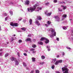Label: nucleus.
Instances as JSON below:
<instances>
[{
	"instance_id": "nucleus-46",
	"label": "nucleus",
	"mask_w": 73,
	"mask_h": 73,
	"mask_svg": "<svg viewBox=\"0 0 73 73\" xmlns=\"http://www.w3.org/2000/svg\"><path fill=\"white\" fill-rule=\"evenodd\" d=\"M63 3L64 4H65V3H67V1H65L64 2H63Z\"/></svg>"
},
{
	"instance_id": "nucleus-15",
	"label": "nucleus",
	"mask_w": 73,
	"mask_h": 73,
	"mask_svg": "<svg viewBox=\"0 0 73 73\" xmlns=\"http://www.w3.org/2000/svg\"><path fill=\"white\" fill-rule=\"evenodd\" d=\"M46 38L45 37H42L41 38V39H40L41 41H44V40H46Z\"/></svg>"
},
{
	"instance_id": "nucleus-2",
	"label": "nucleus",
	"mask_w": 73,
	"mask_h": 73,
	"mask_svg": "<svg viewBox=\"0 0 73 73\" xmlns=\"http://www.w3.org/2000/svg\"><path fill=\"white\" fill-rule=\"evenodd\" d=\"M38 5L37 4H36L33 7H31L29 9L28 8V10L29 12H33V11H35V9H36V7H37Z\"/></svg>"
},
{
	"instance_id": "nucleus-55",
	"label": "nucleus",
	"mask_w": 73,
	"mask_h": 73,
	"mask_svg": "<svg viewBox=\"0 0 73 73\" xmlns=\"http://www.w3.org/2000/svg\"><path fill=\"white\" fill-rule=\"evenodd\" d=\"M13 40H14V39L13 38H12L11 40V42H12Z\"/></svg>"
},
{
	"instance_id": "nucleus-54",
	"label": "nucleus",
	"mask_w": 73,
	"mask_h": 73,
	"mask_svg": "<svg viewBox=\"0 0 73 73\" xmlns=\"http://www.w3.org/2000/svg\"><path fill=\"white\" fill-rule=\"evenodd\" d=\"M62 56H64L65 55V53H64V52H62Z\"/></svg>"
},
{
	"instance_id": "nucleus-16",
	"label": "nucleus",
	"mask_w": 73,
	"mask_h": 73,
	"mask_svg": "<svg viewBox=\"0 0 73 73\" xmlns=\"http://www.w3.org/2000/svg\"><path fill=\"white\" fill-rule=\"evenodd\" d=\"M38 44L39 45H44V43L42 42H38Z\"/></svg>"
},
{
	"instance_id": "nucleus-61",
	"label": "nucleus",
	"mask_w": 73,
	"mask_h": 73,
	"mask_svg": "<svg viewBox=\"0 0 73 73\" xmlns=\"http://www.w3.org/2000/svg\"><path fill=\"white\" fill-rule=\"evenodd\" d=\"M31 35H28L27 37H31Z\"/></svg>"
},
{
	"instance_id": "nucleus-11",
	"label": "nucleus",
	"mask_w": 73,
	"mask_h": 73,
	"mask_svg": "<svg viewBox=\"0 0 73 73\" xmlns=\"http://www.w3.org/2000/svg\"><path fill=\"white\" fill-rule=\"evenodd\" d=\"M45 44H48V43H49V40L47 38H46V39L45 40Z\"/></svg>"
},
{
	"instance_id": "nucleus-3",
	"label": "nucleus",
	"mask_w": 73,
	"mask_h": 73,
	"mask_svg": "<svg viewBox=\"0 0 73 73\" xmlns=\"http://www.w3.org/2000/svg\"><path fill=\"white\" fill-rule=\"evenodd\" d=\"M62 72L64 71V72H63V73H69V69L67 68L64 67L62 68Z\"/></svg>"
},
{
	"instance_id": "nucleus-42",
	"label": "nucleus",
	"mask_w": 73,
	"mask_h": 73,
	"mask_svg": "<svg viewBox=\"0 0 73 73\" xmlns=\"http://www.w3.org/2000/svg\"><path fill=\"white\" fill-rule=\"evenodd\" d=\"M54 3H57V0H54L53 1Z\"/></svg>"
},
{
	"instance_id": "nucleus-38",
	"label": "nucleus",
	"mask_w": 73,
	"mask_h": 73,
	"mask_svg": "<svg viewBox=\"0 0 73 73\" xmlns=\"http://www.w3.org/2000/svg\"><path fill=\"white\" fill-rule=\"evenodd\" d=\"M58 63H59L58 62V61H56V62H55V65H57L58 64Z\"/></svg>"
},
{
	"instance_id": "nucleus-59",
	"label": "nucleus",
	"mask_w": 73,
	"mask_h": 73,
	"mask_svg": "<svg viewBox=\"0 0 73 73\" xmlns=\"http://www.w3.org/2000/svg\"><path fill=\"white\" fill-rule=\"evenodd\" d=\"M67 49H70V47H66Z\"/></svg>"
},
{
	"instance_id": "nucleus-14",
	"label": "nucleus",
	"mask_w": 73,
	"mask_h": 73,
	"mask_svg": "<svg viewBox=\"0 0 73 73\" xmlns=\"http://www.w3.org/2000/svg\"><path fill=\"white\" fill-rule=\"evenodd\" d=\"M27 21H28V18H26L25 19H24L23 21L24 22V23H25L26 22H27Z\"/></svg>"
},
{
	"instance_id": "nucleus-51",
	"label": "nucleus",
	"mask_w": 73,
	"mask_h": 73,
	"mask_svg": "<svg viewBox=\"0 0 73 73\" xmlns=\"http://www.w3.org/2000/svg\"><path fill=\"white\" fill-rule=\"evenodd\" d=\"M17 55H18V57H20V54L19 52H17Z\"/></svg>"
},
{
	"instance_id": "nucleus-31",
	"label": "nucleus",
	"mask_w": 73,
	"mask_h": 73,
	"mask_svg": "<svg viewBox=\"0 0 73 73\" xmlns=\"http://www.w3.org/2000/svg\"><path fill=\"white\" fill-rule=\"evenodd\" d=\"M56 58L54 59H52V61H53L54 62H56Z\"/></svg>"
},
{
	"instance_id": "nucleus-18",
	"label": "nucleus",
	"mask_w": 73,
	"mask_h": 73,
	"mask_svg": "<svg viewBox=\"0 0 73 73\" xmlns=\"http://www.w3.org/2000/svg\"><path fill=\"white\" fill-rule=\"evenodd\" d=\"M21 29L24 31H26V28L25 27L22 28H21Z\"/></svg>"
},
{
	"instance_id": "nucleus-6",
	"label": "nucleus",
	"mask_w": 73,
	"mask_h": 73,
	"mask_svg": "<svg viewBox=\"0 0 73 73\" xmlns=\"http://www.w3.org/2000/svg\"><path fill=\"white\" fill-rule=\"evenodd\" d=\"M10 59L12 61H16V58L12 56L11 58H10Z\"/></svg>"
},
{
	"instance_id": "nucleus-30",
	"label": "nucleus",
	"mask_w": 73,
	"mask_h": 73,
	"mask_svg": "<svg viewBox=\"0 0 73 73\" xmlns=\"http://www.w3.org/2000/svg\"><path fill=\"white\" fill-rule=\"evenodd\" d=\"M10 25H11V26H14V23H13L12 22H11L10 23Z\"/></svg>"
},
{
	"instance_id": "nucleus-47",
	"label": "nucleus",
	"mask_w": 73,
	"mask_h": 73,
	"mask_svg": "<svg viewBox=\"0 0 73 73\" xmlns=\"http://www.w3.org/2000/svg\"><path fill=\"white\" fill-rule=\"evenodd\" d=\"M23 54H24V56H27V53H24Z\"/></svg>"
},
{
	"instance_id": "nucleus-40",
	"label": "nucleus",
	"mask_w": 73,
	"mask_h": 73,
	"mask_svg": "<svg viewBox=\"0 0 73 73\" xmlns=\"http://www.w3.org/2000/svg\"><path fill=\"white\" fill-rule=\"evenodd\" d=\"M44 62H39V64H40V65H43L44 64Z\"/></svg>"
},
{
	"instance_id": "nucleus-32",
	"label": "nucleus",
	"mask_w": 73,
	"mask_h": 73,
	"mask_svg": "<svg viewBox=\"0 0 73 73\" xmlns=\"http://www.w3.org/2000/svg\"><path fill=\"white\" fill-rule=\"evenodd\" d=\"M32 47L35 48L36 47V44H33Z\"/></svg>"
},
{
	"instance_id": "nucleus-9",
	"label": "nucleus",
	"mask_w": 73,
	"mask_h": 73,
	"mask_svg": "<svg viewBox=\"0 0 73 73\" xmlns=\"http://www.w3.org/2000/svg\"><path fill=\"white\" fill-rule=\"evenodd\" d=\"M9 5H14L15 3L13 2H9Z\"/></svg>"
},
{
	"instance_id": "nucleus-35",
	"label": "nucleus",
	"mask_w": 73,
	"mask_h": 73,
	"mask_svg": "<svg viewBox=\"0 0 73 73\" xmlns=\"http://www.w3.org/2000/svg\"><path fill=\"white\" fill-rule=\"evenodd\" d=\"M49 4V2H46L45 3V5L46 6H48Z\"/></svg>"
},
{
	"instance_id": "nucleus-24",
	"label": "nucleus",
	"mask_w": 73,
	"mask_h": 73,
	"mask_svg": "<svg viewBox=\"0 0 73 73\" xmlns=\"http://www.w3.org/2000/svg\"><path fill=\"white\" fill-rule=\"evenodd\" d=\"M31 38H27L26 40V41H31Z\"/></svg>"
},
{
	"instance_id": "nucleus-20",
	"label": "nucleus",
	"mask_w": 73,
	"mask_h": 73,
	"mask_svg": "<svg viewBox=\"0 0 73 73\" xmlns=\"http://www.w3.org/2000/svg\"><path fill=\"white\" fill-rule=\"evenodd\" d=\"M9 13L11 16L13 15V11H12V10H10L9 11Z\"/></svg>"
},
{
	"instance_id": "nucleus-21",
	"label": "nucleus",
	"mask_w": 73,
	"mask_h": 73,
	"mask_svg": "<svg viewBox=\"0 0 73 73\" xmlns=\"http://www.w3.org/2000/svg\"><path fill=\"white\" fill-rule=\"evenodd\" d=\"M15 61V65H19V61H17V60H16Z\"/></svg>"
},
{
	"instance_id": "nucleus-17",
	"label": "nucleus",
	"mask_w": 73,
	"mask_h": 73,
	"mask_svg": "<svg viewBox=\"0 0 73 73\" xmlns=\"http://www.w3.org/2000/svg\"><path fill=\"white\" fill-rule=\"evenodd\" d=\"M32 61L33 62H35L36 61V58L34 57L32 58Z\"/></svg>"
},
{
	"instance_id": "nucleus-23",
	"label": "nucleus",
	"mask_w": 73,
	"mask_h": 73,
	"mask_svg": "<svg viewBox=\"0 0 73 73\" xmlns=\"http://www.w3.org/2000/svg\"><path fill=\"white\" fill-rule=\"evenodd\" d=\"M37 9L38 10L36 11H38L39 10H41V9H42V8L41 7H38Z\"/></svg>"
},
{
	"instance_id": "nucleus-57",
	"label": "nucleus",
	"mask_w": 73,
	"mask_h": 73,
	"mask_svg": "<svg viewBox=\"0 0 73 73\" xmlns=\"http://www.w3.org/2000/svg\"><path fill=\"white\" fill-rule=\"evenodd\" d=\"M30 50H31V51H33V50H35V49L34 48H32Z\"/></svg>"
},
{
	"instance_id": "nucleus-63",
	"label": "nucleus",
	"mask_w": 73,
	"mask_h": 73,
	"mask_svg": "<svg viewBox=\"0 0 73 73\" xmlns=\"http://www.w3.org/2000/svg\"><path fill=\"white\" fill-rule=\"evenodd\" d=\"M2 56V52H0V56Z\"/></svg>"
},
{
	"instance_id": "nucleus-7",
	"label": "nucleus",
	"mask_w": 73,
	"mask_h": 73,
	"mask_svg": "<svg viewBox=\"0 0 73 73\" xmlns=\"http://www.w3.org/2000/svg\"><path fill=\"white\" fill-rule=\"evenodd\" d=\"M67 17V15L66 14L63 15L62 17V20H63L64 19V18H66Z\"/></svg>"
},
{
	"instance_id": "nucleus-27",
	"label": "nucleus",
	"mask_w": 73,
	"mask_h": 73,
	"mask_svg": "<svg viewBox=\"0 0 73 73\" xmlns=\"http://www.w3.org/2000/svg\"><path fill=\"white\" fill-rule=\"evenodd\" d=\"M62 7H63V9H64V10L65 9H66V6H63V5H62Z\"/></svg>"
},
{
	"instance_id": "nucleus-37",
	"label": "nucleus",
	"mask_w": 73,
	"mask_h": 73,
	"mask_svg": "<svg viewBox=\"0 0 73 73\" xmlns=\"http://www.w3.org/2000/svg\"><path fill=\"white\" fill-rule=\"evenodd\" d=\"M51 23V22L50 21H48L47 22V24H48V25H49V24H50Z\"/></svg>"
},
{
	"instance_id": "nucleus-60",
	"label": "nucleus",
	"mask_w": 73,
	"mask_h": 73,
	"mask_svg": "<svg viewBox=\"0 0 73 73\" xmlns=\"http://www.w3.org/2000/svg\"><path fill=\"white\" fill-rule=\"evenodd\" d=\"M33 72H34V71L33 70H32L30 73H33Z\"/></svg>"
},
{
	"instance_id": "nucleus-1",
	"label": "nucleus",
	"mask_w": 73,
	"mask_h": 73,
	"mask_svg": "<svg viewBox=\"0 0 73 73\" xmlns=\"http://www.w3.org/2000/svg\"><path fill=\"white\" fill-rule=\"evenodd\" d=\"M48 30L49 32H50V31L51 32V34L49 35L50 37L52 38V37H53L54 36H56V33L55 32L54 29L51 28V29H48Z\"/></svg>"
},
{
	"instance_id": "nucleus-64",
	"label": "nucleus",
	"mask_w": 73,
	"mask_h": 73,
	"mask_svg": "<svg viewBox=\"0 0 73 73\" xmlns=\"http://www.w3.org/2000/svg\"><path fill=\"white\" fill-rule=\"evenodd\" d=\"M49 73V71H47L46 72V73Z\"/></svg>"
},
{
	"instance_id": "nucleus-62",
	"label": "nucleus",
	"mask_w": 73,
	"mask_h": 73,
	"mask_svg": "<svg viewBox=\"0 0 73 73\" xmlns=\"http://www.w3.org/2000/svg\"><path fill=\"white\" fill-rule=\"evenodd\" d=\"M36 53V51H33V53Z\"/></svg>"
},
{
	"instance_id": "nucleus-5",
	"label": "nucleus",
	"mask_w": 73,
	"mask_h": 73,
	"mask_svg": "<svg viewBox=\"0 0 73 73\" xmlns=\"http://www.w3.org/2000/svg\"><path fill=\"white\" fill-rule=\"evenodd\" d=\"M68 38L70 40H73V34H72L69 36H68Z\"/></svg>"
},
{
	"instance_id": "nucleus-28",
	"label": "nucleus",
	"mask_w": 73,
	"mask_h": 73,
	"mask_svg": "<svg viewBox=\"0 0 73 73\" xmlns=\"http://www.w3.org/2000/svg\"><path fill=\"white\" fill-rule=\"evenodd\" d=\"M51 14L52 13H48V14H47V16H50V15H51Z\"/></svg>"
},
{
	"instance_id": "nucleus-29",
	"label": "nucleus",
	"mask_w": 73,
	"mask_h": 73,
	"mask_svg": "<svg viewBox=\"0 0 73 73\" xmlns=\"http://www.w3.org/2000/svg\"><path fill=\"white\" fill-rule=\"evenodd\" d=\"M8 56H9V53H7L5 55V57H7Z\"/></svg>"
},
{
	"instance_id": "nucleus-49",
	"label": "nucleus",
	"mask_w": 73,
	"mask_h": 73,
	"mask_svg": "<svg viewBox=\"0 0 73 73\" xmlns=\"http://www.w3.org/2000/svg\"><path fill=\"white\" fill-rule=\"evenodd\" d=\"M4 15L5 16H7V14L6 13H5L4 14Z\"/></svg>"
},
{
	"instance_id": "nucleus-36",
	"label": "nucleus",
	"mask_w": 73,
	"mask_h": 73,
	"mask_svg": "<svg viewBox=\"0 0 73 73\" xmlns=\"http://www.w3.org/2000/svg\"><path fill=\"white\" fill-rule=\"evenodd\" d=\"M36 73H40V71L38 70H35Z\"/></svg>"
},
{
	"instance_id": "nucleus-19",
	"label": "nucleus",
	"mask_w": 73,
	"mask_h": 73,
	"mask_svg": "<svg viewBox=\"0 0 73 73\" xmlns=\"http://www.w3.org/2000/svg\"><path fill=\"white\" fill-rule=\"evenodd\" d=\"M29 23L30 25H31L32 23V19H31L30 20Z\"/></svg>"
},
{
	"instance_id": "nucleus-43",
	"label": "nucleus",
	"mask_w": 73,
	"mask_h": 73,
	"mask_svg": "<svg viewBox=\"0 0 73 73\" xmlns=\"http://www.w3.org/2000/svg\"><path fill=\"white\" fill-rule=\"evenodd\" d=\"M19 43H20L21 42H22V40H19Z\"/></svg>"
},
{
	"instance_id": "nucleus-56",
	"label": "nucleus",
	"mask_w": 73,
	"mask_h": 73,
	"mask_svg": "<svg viewBox=\"0 0 73 73\" xmlns=\"http://www.w3.org/2000/svg\"><path fill=\"white\" fill-rule=\"evenodd\" d=\"M3 63L0 62V65H3Z\"/></svg>"
},
{
	"instance_id": "nucleus-45",
	"label": "nucleus",
	"mask_w": 73,
	"mask_h": 73,
	"mask_svg": "<svg viewBox=\"0 0 73 73\" xmlns=\"http://www.w3.org/2000/svg\"><path fill=\"white\" fill-rule=\"evenodd\" d=\"M63 2H59V4H63Z\"/></svg>"
},
{
	"instance_id": "nucleus-41",
	"label": "nucleus",
	"mask_w": 73,
	"mask_h": 73,
	"mask_svg": "<svg viewBox=\"0 0 73 73\" xmlns=\"http://www.w3.org/2000/svg\"><path fill=\"white\" fill-rule=\"evenodd\" d=\"M51 68L52 69H54V65H53L52 66Z\"/></svg>"
},
{
	"instance_id": "nucleus-48",
	"label": "nucleus",
	"mask_w": 73,
	"mask_h": 73,
	"mask_svg": "<svg viewBox=\"0 0 73 73\" xmlns=\"http://www.w3.org/2000/svg\"><path fill=\"white\" fill-rule=\"evenodd\" d=\"M46 48L47 49H49V48H50V46H47Z\"/></svg>"
},
{
	"instance_id": "nucleus-4",
	"label": "nucleus",
	"mask_w": 73,
	"mask_h": 73,
	"mask_svg": "<svg viewBox=\"0 0 73 73\" xmlns=\"http://www.w3.org/2000/svg\"><path fill=\"white\" fill-rule=\"evenodd\" d=\"M55 19V20L56 21H60V18L58 16H55L54 17Z\"/></svg>"
},
{
	"instance_id": "nucleus-58",
	"label": "nucleus",
	"mask_w": 73,
	"mask_h": 73,
	"mask_svg": "<svg viewBox=\"0 0 73 73\" xmlns=\"http://www.w3.org/2000/svg\"><path fill=\"white\" fill-rule=\"evenodd\" d=\"M22 20V18H20V19H19V21H21V20Z\"/></svg>"
},
{
	"instance_id": "nucleus-10",
	"label": "nucleus",
	"mask_w": 73,
	"mask_h": 73,
	"mask_svg": "<svg viewBox=\"0 0 73 73\" xmlns=\"http://www.w3.org/2000/svg\"><path fill=\"white\" fill-rule=\"evenodd\" d=\"M25 5H29V1L28 0H27L25 1Z\"/></svg>"
},
{
	"instance_id": "nucleus-52",
	"label": "nucleus",
	"mask_w": 73,
	"mask_h": 73,
	"mask_svg": "<svg viewBox=\"0 0 73 73\" xmlns=\"http://www.w3.org/2000/svg\"><path fill=\"white\" fill-rule=\"evenodd\" d=\"M56 40H57V41H59V38H56Z\"/></svg>"
},
{
	"instance_id": "nucleus-53",
	"label": "nucleus",
	"mask_w": 73,
	"mask_h": 73,
	"mask_svg": "<svg viewBox=\"0 0 73 73\" xmlns=\"http://www.w3.org/2000/svg\"><path fill=\"white\" fill-rule=\"evenodd\" d=\"M70 20L71 22L72 23V22H73V20H72V19H70Z\"/></svg>"
},
{
	"instance_id": "nucleus-22",
	"label": "nucleus",
	"mask_w": 73,
	"mask_h": 73,
	"mask_svg": "<svg viewBox=\"0 0 73 73\" xmlns=\"http://www.w3.org/2000/svg\"><path fill=\"white\" fill-rule=\"evenodd\" d=\"M14 25L15 27H18L19 26V24L17 23H14Z\"/></svg>"
},
{
	"instance_id": "nucleus-44",
	"label": "nucleus",
	"mask_w": 73,
	"mask_h": 73,
	"mask_svg": "<svg viewBox=\"0 0 73 73\" xmlns=\"http://www.w3.org/2000/svg\"><path fill=\"white\" fill-rule=\"evenodd\" d=\"M48 13V11H45V15H47Z\"/></svg>"
},
{
	"instance_id": "nucleus-33",
	"label": "nucleus",
	"mask_w": 73,
	"mask_h": 73,
	"mask_svg": "<svg viewBox=\"0 0 73 73\" xmlns=\"http://www.w3.org/2000/svg\"><path fill=\"white\" fill-rule=\"evenodd\" d=\"M41 58L42 60H44L45 58V56L44 55H42L41 56Z\"/></svg>"
},
{
	"instance_id": "nucleus-50",
	"label": "nucleus",
	"mask_w": 73,
	"mask_h": 73,
	"mask_svg": "<svg viewBox=\"0 0 73 73\" xmlns=\"http://www.w3.org/2000/svg\"><path fill=\"white\" fill-rule=\"evenodd\" d=\"M58 11H60V12H62V9H58Z\"/></svg>"
},
{
	"instance_id": "nucleus-34",
	"label": "nucleus",
	"mask_w": 73,
	"mask_h": 73,
	"mask_svg": "<svg viewBox=\"0 0 73 73\" xmlns=\"http://www.w3.org/2000/svg\"><path fill=\"white\" fill-rule=\"evenodd\" d=\"M3 46H4L5 47H7V44H3Z\"/></svg>"
},
{
	"instance_id": "nucleus-13",
	"label": "nucleus",
	"mask_w": 73,
	"mask_h": 73,
	"mask_svg": "<svg viewBox=\"0 0 73 73\" xmlns=\"http://www.w3.org/2000/svg\"><path fill=\"white\" fill-rule=\"evenodd\" d=\"M37 19L38 20H42V18L40 16H37Z\"/></svg>"
},
{
	"instance_id": "nucleus-26",
	"label": "nucleus",
	"mask_w": 73,
	"mask_h": 73,
	"mask_svg": "<svg viewBox=\"0 0 73 73\" xmlns=\"http://www.w3.org/2000/svg\"><path fill=\"white\" fill-rule=\"evenodd\" d=\"M9 16L7 17H6L5 18V21H7V20H8L9 19Z\"/></svg>"
},
{
	"instance_id": "nucleus-8",
	"label": "nucleus",
	"mask_w": 73,
	"mask_h": 73,
	"mask_svg": "<svg viewBox=\"0 0 73 73\" xmlns=\"http://www.w3.org/2000/svg\"><path fill=\"white\" fill-rule=\"evenodd\" d=\"M35 24H36V25H38V26H39V25H40V23H39V21H38V20H36Z\"/></svg>"
},
{
	"instance_id": "nucleus-25",
	"label": "nucleus",
	"mask_w": 73,
	"mask_h": 73,
	"mask_svg": "<svg viewBox=\"0 0 73 73\" xmlns=\"http://www.w3.org/2000/svg\"><path fill=\"white\" fill-rule=\"evenodd\" d=\"M23 65L24 67H26L27 66V64L24 62H23Z\"/></svg>"
},
{
	"instance_id": "nucleus-12",
	"label": "nucleus",
	"mask_w": 73,
	"mask_h": 73,
	"mask_svg": "<svg viewBox=\"0 0 73 73\" xmlns=\"http://www.w3.org/2000/svg\"><path fill=\"white\" fill-rule=\"evenodd\" d=\"M68 28V26H63L62 27V28L64 30H66L67 29V28Z\"/></svg>"
},
{
	"instance_id": "nucleus-39",
	"label": "nucleus",
	"mask_w": 73,
	"mask_h": 73,
	"mask_svg": "<svg viewBox=\"0 0 73 73\" xmlns=\"http://www.w3.org/2000/svg\"><path fill=\"white\" fill-rule=\"evenodd\" d=\"M58 61L59 63H61L62 62V60H58Z\"/></svg>"
}]
</instances>
